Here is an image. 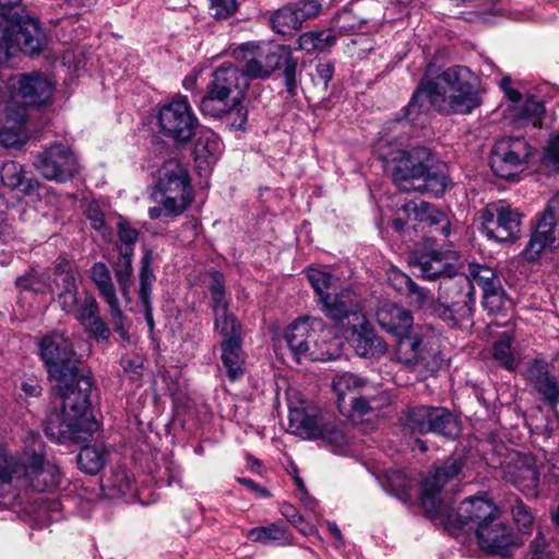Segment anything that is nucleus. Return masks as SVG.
Wrapping results in <instances>:
<instances>
[{
    "label": "nucleus",
    "instance_id": "f257e3e1",
    "mask_svg": "<svg viewBox=\"0 0 559 559\" xmlns=\"http://www.w3.org/2000/svg\"><path fill=\"white\" fill-rule=\"evenodd\" d=\"M39 355L62 399V409L47 415L46 436L68 443L79 441L81 433H93L98 424L88 415L92 378L80 372L70 341L62 333H49L39 342Z\"/></svg>",
    "mask_w": 559,
    "mask_h": 559
},
{
    "label": "nucleus",
    "instance_id": "f03ea898",
    "mask_svg": "<svg viewBox=\"0 0 559 559\" xmlns=\"http://www.w3.org/2000/svg\"><path fill=\"white\" fill-rule=\"evenodd\" d=\"M443 115H468L480 106L477 78L463 66L444 70L436 80L423 79L405 107V118L415 123L425 112L426 102Z\"/></svg>",
    "mask_w": 559,
    "mask_h": 559
},
{
    "label": "nucleus",
    "instance_id": "7ed1b4c3",
    "mask_svg": "<svg viewBox=\"0 0 559 559\" xmlns=\"http://www.w3.org/2000/svg\"><path fill=\"white\" fill-rule=\"evenodd\" d=\"M443 115H468L480 106L477 78L463 66L444 70L436 80L423 79L405 107V118L415 123L425 112L426 102Z\"/></svg>",
    "mask_w": 559,
    "mask_h": 559
},
{
    "label": "nucleus",
    "instance_id": "20e7f679",
    "mask_svg": "<svg viewBox=\"0 0 559 559\" xmlns=\"http://www.w3.org/2000/svg\"><path fill=\"white\" fill-rule=\"evenodd\" d=\"M0 484L29 486L39 492H52L60 486L61 472L46 459V447L38 432H28L20 457L9 456L0 449Z\"/></svg>",
    "mask_w": 559,
    "mask_h": 559
},
{
    "label": "nucleus",
    "instance_id": "39448f33",
    "mask_svg": "<svg viewBox=\"0 0 559 559\" xmlns=\"http://www.w3.org/2000/svg\"><path fill=\"white\" fill-rule=\"evenodd\" d=\"M247 88L248 82L239 68L231 62H224L213 71L199 109L204 116L226 118L234 129L242 130L248 121L245 105Z\"/></svg>",
    "mask_w": 559,
    "mask_h": 559
},
{
    "label": "nucleus",
    "instance_id": "423d86ee",
    "mask_svg": "<svg viewBox=\"0 0 559 559\" xmlns=\"http://www.w3.org/2000/svg\"><path fill=\"white\" fill-rule=\"evenodd\" d=\"M388 167L395 185L404 192L441 197L447 189L448 177L435 168L433 155L425 146L395 152Z\"/></svg>",
    "mask_w": 559,
    "mask_h": 559
},
{
    "label": "nucleus",
    "instance_id": "0eeeda50",
    "mask_svg": "<svg viewBox=\"0 0 559 559\" xmlns=\"http://www.w3.org/2000/svg\"><path fill=\"white\" fill-rule=\"evenodd\" d=\"M21 0H0V64L16 51L38 55L45 44L39 22L24 13Z\"/></svg>",
    "mask_w": 559,
    "mask_h": 559
},
{
    "label": "nucleus",
    "instance_id": "6e6552de",
    "mask_svg": "<svg viewBox=\"0 0 559 559\" xmlns=\"http://www.w3.org/2000/svg\"><path fill=\"white\" fill-rule=\"evenodd\" d=\"M284 338L297 361L334 360L341 354L340 341L333 337L321 318L305 317L294 321L286 328Z\"/></svg>",
    "mask_w": 559,
    "mask_h": 559
},
{
    "label": "nucleus",
    "instance_id": "1a4fd4ad",
    "mask_svg": "<svg viewBox=\"0 0 559 559\" xmlns=\"http://www.w3.org/2000/svg\"><path fill=\"white\" fill-rule=\"evenodd\" d=\"M152 195L162 197L170 213H185L193 201L187 168L177 159L166 160L158 169Z\"/></svg>",
    "mask_w": 559,
    "mask_h": 559
},
{
    "label": "nucleus",
    "instance_id": "9d476101",
    "mask_svg": "<svg viewBox=\"0 0 559 559\" xmlns=\"http://www.w3.org/2000/svg\"><path fill=\"white\" fill-rule=\"evenodd\" d=\"M532 156V147L523 136H503L491 148L489 166L500 179L515 181Z\"/></svg>",
    "mask_w": 559,
    "mask_h": 559
},
{
    "label": "nucleus",
    "instance_id": "9b49d317",
    "mask_svg": "<svg viewBox=\"0 0 559 559\" xmlns=\"http://www.w3.org/2000/svg\"><path fill=\"white\" fill-rule=\"evenodd\" d=\"M159 131L178 144L190 142L200 127L187 96L176 95L163 105L157 115Z\"/></svg>",
    "mask_w": 559,
    "mask_h": 559
},
{
    "label": "nucleus",
    "instance_id": "f8f14e48",
    "mask_svg": "<svg viewBox=\"0 0 559 559\" xmlns=\"http://www.w3.org/2000/svg\"><path fill=\"white\" fill-rule=\"evenodd\" d=\"M462 457L450 456L443 462L433 465L428 475L423 479L420 503L425 513L436 521L449 507L441 500L440 493L444 486L456 478L464 467Z\"/></svg>",
    "mask_w": 559,
    "mask_h": 559
},
{
    "label": "nucleus",
    "instance_id": "ddd939ff",
    "mask_svg": "<svg viewBox=\"0 0 559 559\" xmlns=\"http://www.w3.org/2000/svg\"><path fill=\"white\" fill-rule=\"evenodd\" d=\"M522 217L504 200L488 203L480 213L481 233L497 242L514 241L521 233Z\"/></svg>",
    "mask_w": 559,
    "mask_h": 559
},
{
    "label": "nucleus",
    "instance_id": "4468645a",
    "mask_svg": "<svg viewBox=\"0 0 559 559\" xmlns=\"http://www.w3.org/2000/svg\"><path fill=\"white\" fill-rule=\"evenodd\" d=\"M500 513L497 506L485 496L464 499L454 510L451 506L444 509L436 521L447 528L463 531L474 530Z\"/></svg>",
    "mask_w": 559,
    "mask_h": 559
},
{
    "label": "nucleus",
    "instance_id": "2eb2a0df",
    "mask_svg": "<svg viewBox=\"0 0 559 559\" xmlns=\"http://www.w3.org/2000/svg\"><path fill=\"white\" fill-rule=\"evenodd\" d=\"M34 166L45 179L57 182H67L80 169L76 155L61 143L52 144L39 153Z\"/></svg>",
    "mask_w": 559,
    "mask_h": 559
},
{
    "label": "nucleus",
    "instance_id": "dca6fc26",
    "mask_svg": "<svg viewBox=\"0 0 559 559\" xmlns=\"http://www.w3.org/2000/svg\"><path fill=\"white\" fill-rule=\"evenodd\" d=\"M559 247V192L548 202L542 213L536 229L525 247L527 260H536L545 248L555 250Z\"/></svg>",
    "mask_w": 559,
    "mask_h": 559
},
{
    "label": "nucleus",
    "instance_id": "f3484780",
    "mask_svg": "<svg viewBox=\"0 0 559 559\" xmlns=\"http://www.w3.org/2000/svg\"><path fill=\"white\" fill-rule=\"evenodd\" d=\"M322 311L337 325L346 329L365 321L359 296L350 288L342 289L322 299Z\"/></svg>",
    "mask_w": 559,
    "mask_h": 559
},
{
    "label": "nucleus",
    "instance_id": "a211bd4d",
    "mask_svg": "<svg viewBox=\"0 0 559 559\" xmlns=\"http://www.w3.org/2000/svg\"><path fill=\"white\" fill-rule=\"evenodd\" d=\"M475 535L479 547L490 555L506 557L510 554L512 547L519 545L516 536L511 527L506 524L500 513L477 526Z\"/></svg>",
    "mask_w": 559,
    "mask_h": 559
},
{
    "label": "nucleus",
    "instance_id": "6ab92c4d",
    "mask_svg": "<svg viewBox=\"0 0 559 559\" xmlns=\"http://www.w3.org/2000/svg\"><path fill=\"white\" fill-rule=\"evenodd\" d=\"M452 304L460 318H469L475 304L474 284L465 272L444 277L439 286V300Z\"/></svg>",
    "mask_w": 559,
    "mask_h": 559
},
{
    "label": "nucleus",
    "instance_id": "aec40b11",
    "mask_svg": "<svg viewBox=\"0 0 559 559\" xmlns=\"http://www.w3.org/2000/svg\"><path fill=\"white\" fill-rule=\"evenodd\" d=\"M503 478L515 486L525 496L538 493L539 472L533 456L514 453L502 466Z\"/></svg>",
    "mask_w": 559,
    "mask_h": 559
},
{
    "label": "nucleus",
    "instance_id": "412c9836",
    "mask_svg": "<svg viewBox=\"0 0 559 559\" xmlns=\"http://www.w3.org/2000/svg\"><path fill=\"white\" fill-rule=\"evenodd\" d=\"M90 276L99 296L108 306L116 332L124 337L127 332L123 326V313L109 269L105 263L96 262L90 270Z\"/></svg>",
    "mask_w": 559,
    "mask_h": 559
},
{
    "label": "nucleus",
    "instance_id": "4be33fe9",
    "mask_svg": "<svg viewBox=\"0 0 559 559\" xmlns=\"http://www.w3.org/2000/svg\"><path fill=\"white\" fill-rule=\"evenodd\" d=\"M55 284L60 290L57 294L61 309L72 314L79 309L81 299L78 296V284L72 263L64 257H59L53 266Z\"/></svg>",
    "mask_w": 559,
    "mask_h": 559
},
{
    "label": "nucleus",
    "instance_id": "5701e85b",
    "mask_svg": "<svg viewBox=\"0 0 559 559\" xmlns=\"http://www.w3.org/2000/svg\"><path fill=\"white\" fill-rule=\"evenodd\" d=\"M376 316L379 325L388 333L395 335L401 345L402 341L409 337L408 332L413 326V317L408 310L395 304L384 302Z\"/></svg>",
    "mask_w": 559,
    "mask_h": 559
},
{
    "label": "nucleus",
    "instance_id": "b1692460",
    "mask_svg": "<svg viewBox=\"0 0 559 559\" xmlns=\"http://www.w3.org/2000/svg\"><path fill=\"white\" fill-rule=\"evenodd\" d=\"M401 211L408 221L427 223L444 238L450 235L451 224L448 216L426 201H408L402 205Z\"/></svg>",
    "mask_w": 559,
    "mask_h": 559
},
{
    "label": "nucleus",
    "instance_id": "393cba45",
    "mask_svg": "<svg viewBox=\"0 0 559 559\" xmlns=\"http://www.w3.org/2000/svg\"><path fill=\"white\" fill-rule=\"evenodd\" d=\"M233 57L241 64L240 73L248 80L266 79L267 73L262 58V46L245 43L233 50Z\"/></svg>",
    "mask_w": 559,
    "mask_h": 559
},
{
    "label": "nucleus",
    "instance_id": "a878e982",
    "mask_svg": "<svg viewBox=\"0 0 559 559\" xmlns=\"http://www.w3.org/2000/svg\"><path fill=\"white\" fill-rule=\"evenodd\" d=\"M52 91V83L43 74H21L19 78V93L28 105L39 106L47 103Z\"/></svg>",
    "mask_w": 559,
    "mask_h": 559
},
{
    "label": "nucleus",
    "instance_id": "bb28decb",
    "mask_svg": "<svg viewBox=\"0 0 559 559\" xmlns=\"http://www.w3.org/2000/svg\"><path fill=\"white\" fill-rule=\"evenodd\" d=\"M152 253L151 251L146 250L140 262L139 300L150 331H153L155 326L152 307V286L155 281V275L152 269Z\"/></svg>",
    "mask_w": 559,
    "mask_h": 559
},
{
    "label": "nucleus",
    "instance_id": "cd10ccee",
    "mask_svg": "<svg viewBox=\"0 0 559 559\" xmlns=\"http://www.w3.org/2000/svg\"><path fill=\"white\" fill-rule=\"evenodd\" d=\"M72 314L76 320L98 340H108L109 330L99 316V307L94 296L86 294Z\"/></svg>",
    "mask_w": 559,
    "mask_h": 559
},
{
    "label": "nucleus",
    "instance_id": "c85d7f7f",
    "mask_svg": "<svg viewBox=\"0 0 559 559\" xmlns=\"http://www.w3.org/2000/svg\"><path fill=\"white\" fill-rule=\"evenodd\" d=\"M102 488L109 499L131 501L136 498L134 477L121 466L111 469L110 474L104 478Z\"/></svg>",
    "mask_w": 559,
    "mask_h": 559
},
{
    "label": "nucleus",
    "instance_id": "c756f323",
    "mask_svg": "<svg viewBox=\"0 0 559 559\" xmlns=\"http://www.w3.org/2000/svg\"><path fill=\"white\" fill-rule=\"evenodd\" d=\"M402 346L409 347L413 358L429 370L437 369L441 361V350L437 338H423L416 335L402 341Z\"/></svg>",
    "mask_w": 559,
    "mask_h": 559
},
{
    "label": "nucleus",
    "instance_id": "7c9ffc66",
    "mask_svg": "<svg viewBox=\"0 0 559 559\" xmlns=\"http://www.w3.org/2000/svg\"><path fill=\"white\" fill-rule=\"evenodd\" d=\"M346 330L352 331L353 346L359 356L376 357L385 353V345L376 335L366 317L364 322L357 325H349Z\"/></svg>",
    "mask_w": 559,
    "mask_h": 559
},
{
    "label": "nucleus",
    "instance_id": "2f4dec72",
    "mask_svg": "<svg viewBox=\"0 0 559 559\" xmlns=\"http://www.w3.org/2000/svg\"><path fill=\"white\" fill-rule=\"evenodd\" d=\"M527 377L544 401L556 407L559 403V381L548 372L546 365L534 361L527 370Z\"/></svg>",
    "mask_w": 559,
    "mask_h": 559
},
{
    "label": "nucleus",
    "instance_id": "473e14b6",
    "mask_svg": "<svg viewBox=\"0 0 559 559\" xmlns=\"http://www.w3.org/2000/svg\"><path fill=\"white\" fill-rule=\"evenodd\" d=\"M16 287L22 292L35 295H55V275L48 270L29 267L15 280Z\"/></svg>",
    "mask_w": 559,
    "mask_h": 559
},
{
    "label": "nucleus",
    "instance_id": "72a5a7b5",
    "mask_svg": "<svg viewBox=\"0 0 559 559\" xmlns=\"http://www.w3.org/2000/svg\"><path fill=\"white\" fill-rule=\"evenodd\" d=\"M414 267L418 270L419 275L429 281L437 278L444 280L447 276L454 275V266L445 259L442 253L431 252L423 254L414 262Z\"/></svg>",
    "mask_w": 559,
    "mask_h": 559
},
{
    "label": "nucleus",
    "instance_id": "f704fd0d",
    "mask_svg": "<svg viewBox=\"0 0 559 559\" xmlns=\"http://www.w3.org/2000/svg\"><path fill=\"white\" fill-rule=\"evenodd\" d=\"M438 406H413L408 407L403 416V425L413 433H429L435 419H439L437 414Z\"/></svg>",
    "mask_w": 559,
    "mask_h": 559
},
{
    "label": "nucleus",
    "instance_id": "c9c22d12",
    "mask_svg": "<svg viewBox=\"0 0 559 559\" xmlns=\"http://www.w3.org/2000/svg\"><path fill=\"white\" fill-rule=\"evenodd\" d=\"M221 359L231 381L243 374V352L240 340H223L221 343Z\"/></svg>",
    "mask_w": 559,
    "mask_h": 559
},
{
    "label": "nucleus",
    "instance_id": "e433bc0d",
    "mask_svg": "<svg viewBox=\"0 0 559 559\" xmlns=\"http://www.w3.org/2000/svg\"><path fill=\"white\" fill-rule=\"evenodd\" d=\"M337 34L342 35L343 31L338 29ZM336 38L337 36L335 29L306 32L302 33L297 39L298 49L307 53L324 51L335 45Z\"/></svg>",
    "mask_w": 559,
    "mask_h": 559
},
{
    "label": "nucleus",
    "instance_id": "4c0bfd02",
    "mask_svg": "<svg viewBox=\"0 0 559 559\" xmlns=\"http://www.w3.org/2000/svg\"><path fill=\"white\" fill-rule=\"evenodd\" d=\"M290 427L307 439H319L322 436V429L325 419L317 414H308L300 411H294L289 416Z\"/></svg>",
    "mask_w": 559,
    "mask_h": 559
},
{
    "label": "nucleus",
    "instance_id": "58836bf2",
    "mask_svg": "<svg viewBox=\"0 0 559 559\" xmlns=\"http://www.w3.org/2000/svg\"><path fill=\"white\" fill-rule=\"evenodd\" d=\"M109 450L103 444L84 447L78 455V465L86 474L95 475L108 460Z\"/></svg>",
    "mask_w": 559,
    "mask_h": 559
},
{
    "label": "nucleus",
    "instance_id": "ea45409f",
    "mask_svg": "<svg viewBox=\"0 0 559 559\" xmlns=\"http://www.w3.org/2000/svg\"><path fill=\"white\" fill-rule=\"evenodd\" d=\"M415 484L414 476L401 469H393L388 472L383 487L390 495L405 502L411 499Z\"/></svg>",
    "mask_w": 559,
    "mask_h": 559
},
{
    "label": "nucleus",
    "instance_id": "a19ab883",
    "mask_svg": "<svg viewBox=\"0 0 559 559\" xmlns=\"http://www.w3.org/2000/svg\"><path fill=\"white\" fill-rule=\"evenodd\" d=\"M2 183L10 189H20L24 193L32 191L37 185L36 181L27 180L22 166L15 162H7L0 171Z\"/></svg>",
    "mask_w": 559,
    "mask_h": 559
},
{
    "label": "nucleus",
    "instance_id": "79ce46f5",
    "mask_svg": "<svg viewBox=\"0 0 559 559\" xmlns=\"http://www.w3.org/2000/svg\"><path fill=\"white\" fill-rule=\"evenodd\" d=\"M270 21L272 28L282 35L290 34L302 26L294 5H283L272 14Z\"/></svg>",
    "mask_w": 559,
    "mask_h": 559
},
{
    "label": "nucleus",
    "instance_id": "37998d69",
    "mask_svg": "<svg viewBox=\"0 0 559 559\" xmlns=\"http://www.w3.org/2000/svg\"><path fill=\"white\" fill-rule=\"evenodd\" d=\"M124 252L127 251L124 250ZM132 258L133 255H130V251L124 254H119L118 261L112 265L120 292L127 300H130L131 298V284L133 277Z\"/></svg>",
    "mask_w": 559,
    "mask_h": 559
},
{
    "label": "nucleus",
    "instance_id": "c03bdc74",
    "mask_svg": "<svg viewBox=\"0 0 559 559\" xmlns=\"http://www.w3.org/2000/svg\"><path fill=\"white\" fill-rule=\"evenodd\" d=\"M437 414L440 418L435 419L430 432L448 439L456 438L461 432V425L456 417L448 408L440 406L437 408Z\"/></svg>",
    "mask_w": 559,
    "mask_h": 559
},
{
    "label": "nucleus",
    "instance_id": "a18cd8bd",
    "mask_svg": "<svg viewBox=\"0 0 559 559\" xmlns=\"http://www.w3.org/2000/svg\"><path fill=\"white\" fill-rule=\"evenodd\" d=\"M62 509V502L55 497H41L35 502L36 519L43 525L60 520Z\"/></svg>",
    "mask_w": 559,
    "mask_h": 559
},
{
    "label": "nucleus",
    "instance_id": "49530a36",
    "mask_svg": "<svg viewBox=\"0 0 559 559\" xmlns=\"http://www.w3.org/2000/svg\"><path fill=\"white\" fill-rule=\"evenodd\" d=\"M513 337L509 333H503L500 340L492 346V357L502 367L508 370H514L518 367V360L512 350Z\"/></svg>",
    "mask_w": 559,
    "mask_h": 559
},
{
    "label": "nucleus",
    "instance_id": "de8ad7c7",
    "mask_svg": "<svg viewBox=\"0 0 559 559\" xmlns=\"http://www.w3.org/2000/svg\"><path fill=\"white\" fill-rule=\"evenodd\" d=\"M209 292L211 296V309L213 314L227 311L229 302L226 298L225 280L219 272L212 273Z\"/></svg>",
    "mask_w": 559,
    "mask_h": 559
},
{
    "label": "nucleus",
    "instance_id": "09e8293b",
    "mask_svg": "<svg viewBox=\"0 0 559 559\" xmlns=\"http://www.w3.org/2000/svg\"><path fill=\"white\" fill-rule=\"evenodd\" d=\"M466 275L469 276L472 283H476L480 286L481 290H488L492 286L501 285L499 275L490 267L479 264H468Z\"/></svg>",
    "mask_w": 559,
    "mask_h": 559
},
{
    "label": "nucleus",
    "instance_id": "8fccbe9b",
    "mask_svg": "<svg viewBox=\"0 0 559 559\" xmlns=\"http://www.w3.org/2000/svg\"><path fill=\"white\" fill-rule=\"evenodd\" d=\"M213 316L214 329L224 337V340L241 338V325L234 314L229 313L227 310Z\"/></svg>",
    "mask_w": 559,
    "mask_h": 559
},
{
    "label": "nucleus",
    "instance_id": "3c124183",
    "mask_svg": "<svg viewBox=\"0 0 559 559\" xmlns=\"http://www.w3.org/2000/svg\"><path fill=\"white\" fill-rule=\"evenodd\" d=\"M483 306L489 313H498L511 306L502 284L483 292Z\"/></svg>",
    "mask_w": 559,
    "mask_h": 559
},
{
    "label": "nucleus",
    "instance_id": "603ef678",
    "mask_svg": "<svg viewBox=\"0 0 559 559\" xmlns=\"http://www.w3.org/2000/svg\"><path fill=\"white\" fill-rule=\"evenodd\" d=\"M510 511L518 530L522 534H528L535 519L531 508L519 498H515L511 503Z\"/></svg>",
    "mask_w": 559,
    "mask_h": 559
},
{
    "label": "nucleus",
    "instance_id": "864d4df0",
    "mask_svg": "<svg viewBox=\"0 0 559 559\" xmlns=\"http://www.w3.org/2000/svg\"><path fill=\"white\" fill-rule=\"evenodd\" d=\"M306 274L322 305L323 297L332 295L328 293V289L332 286L333 276L329 272L314 267L307 269Z\"/></svg>",
    "mask_w": 559,
    "mask_h": 559
},
{
    "label": "nucleus",
    "instance_id": "5fc2aeb1",
    "mask_svg": "<svg viewBox=\"0 0 559 559\" xmlns=\"http://www.w3.org/2000/svg\"><path fill=\"white\" fill-rule=\"evenodd\" d=\"M290 55L292 49L288 46L280 45L270 51H266L262 47V58L267 76H270L276 69H280Z\"/></svg>",
    "mask_w": 559,
    "mask_h": 559
},
{
    "label": "nucleus",
    "instance_id": "6e6d98bb",
    "mask_svg": "<svg viewBox=\"0 0 559 559\" xmlns=\"http://www.w3.org/2000/svg\"><path fill=\"white\" fill-rule=\"evenodd\" d=\"M249 538L257 543L271 544L273 542H286L287 535L283 528L270 525L252 528L249 533Z\"/></svg>",
    "mask_w": 559,
    "mask_h": 559
},
{
    "label": "nucleus",
    "instance_id": "4d7b16f0",
    "mask_svg": "<svg viewBox=\"0 0 559 559\" xmlns=\"http://www.w3.org/2000/svg\"><path fill=\"white\" fill-rule=\"evenodd\" d=\"M319 439L325 441L334 451L343 449L348 443V437L345 431L341 427L329 421H325L322 429V436H320Z\"/></svg>",
    "mask_w": 559,
    "mask_h": 559
},
{
    "label": "nucleus",
    "instance_id": "13d9d810",
    "mask_svg": "<svg viewBox=\"0 0 559 559\" xmlns=\"http://www.w3.org/2000/svg\"><path fill=\"white\" fill-rule=\"evenodd\" d=\"M118 237H119V254H124V250L127 253L130 251V255L134 254V246L139 238V231L133 228L127 222L118 223Z\"/></svg>",
    "mask_w": 559,
    "mask_h": 559
},
{
    "label": "nucleus",
    "instance_id": "bf43d9fd",
    "mask_svg": "<svg viewBox=\"0 0 559 559\" xmlns=\"http://www.w3.org/2000/svg\"><path fill=\"white\" fill-rule=\"evenodd\" d=\"M544 111L543 104L536 98L530 97L523 103L520 109V117L531 122L535 128H538L542 126Z\"/></svg>",
    "mask_w": 559,
    "mask_h": 559
},
{
    "label": "nucleus",
    "instance_id": "052dcab7",
    "mask_svg": "<svg viewBox=\"0 0 559 559\" xmlns=\"http://www.w3.org/2000/svg\"><path fill=\"white\" fill-rule=\"evenodd\" d=\"M333 390L342 400L349 391L362 385V381L353 373L338 374L333 380Z\"/></svg>",
    "mask_w": 559,
    "mask_h": 559
},
{
    "label": "nucleus",
    "instance_id": "680f3d73",
    "mask_svg": "<svg viewBox=\"0 0 559 559\" xmlns=\"http://www.w3.org/2000/svg\"><path fill=\"white\" fill-rule=\"evenodd\" d=\"M297 66H298V60L292 53L288 57V59L284 62V64L281 67V68H283V75H284L286 91L290 96H295L297 94V87H298Z\"/></svg>",
    "mask_w": 559,
    "mask_h": 559
},
{
    "label": "nucleus",
    "instance_id": "e2e57ef3",
    "mask_svg": "<svg viewBox=\"0 0 559 559\" xmlns=\"http://www.w3.org/2000/svg\"><path fill=\"white\" fill-rule=\"evenodd\" d=\"M527 559H554L549 543L542 532H537L531 542Z\"/></svg>",
    "mask_w": 559,
    "mask_h": 559
},
{
    "label": "nucleus",
    "instance_id": "0e129e2a",
    "mask_svg": "<svg viewBox=\"0 0 559 559\" xmlns=\"http://www.w3.org/2000/svg\"><path fill=\"white\" fill-rule=\"evenodd\" d=\"M210 10L216 20H226L239 9L237 0H209Z\"/></svg>",
    "mask_w": 559,
    "mask_h": 559
},
{
    "label": "nucleus",
    "instance_id": "69168bd1",
    "mask_svg": "<svg viewBox=\"0 0 559 559\" xmlns=\"http://www.w3.org/2000/svg\"><path fill=\"white\" fill-rule=\"evenodd\" d=\"M294 8L302 24L305 21L318 16L322 5L318 0H300L294 4Z\"/></svg>",
    "mask_w": 559,
    "mask_h": 559
},
{
    "label": "nucleus",
    "instance_id": "338daca9",
    "mask_svg": "<svg viewBox=\"0 0 559 559\" xmlns=\"http://www.w3.org/2000/svg\"><path fill=\"white\" fill-rule=\"evenodd\" d=\"M85 215L86 218L91 222L92 227L105 235L107 231L105 215L99 209L98 204L95 202L90 203L86 207Z\"/></svg>",
    "mask_w": 559,
    "mask_h": 559
},
{
    "label": "nucleus",
    "instance_id": "774afa93",
    "mask_svg": "<svg viewBox=\"0 0 559 559\" xmlns=\"http://www.w3.org/2000/svg\"><path fill=\"white\" fill-rule=\"evenodd\" d=\"M544 158L556 171H559V131L549 138L545 147Z\"/></svg>",
    "mask_w": 559,
    "mask_h": 559
}]
</instances>
